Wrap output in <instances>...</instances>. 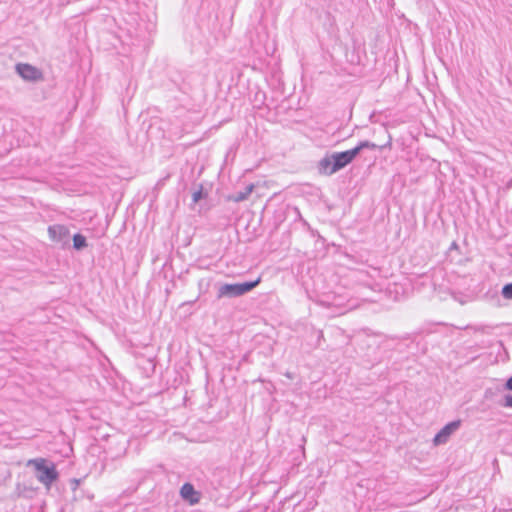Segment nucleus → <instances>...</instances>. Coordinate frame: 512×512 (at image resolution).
Returning <instances> with one entry per match:
<instances>
[{"label": "nucleus", "instance_id": "f257e3e1", "mask_svg": "<svg viewBox=\"0 0 512 512\" xmlns=\"http://www.w3.org/2000/svg\"><path fill=\"white\" fill-rule=\"evenodd\" d=\"M27 465L35 468L38 472V481L48 489L51 487L52 483L58 479V472L55 464L48 462L44 458L31 459L27 462Z\"/></svg>", "mask_w": 512, "mask_h": 512}, {"label": "nucleus", "instance_id": "ddd939ff", "mask_svg": "<svg viewBox=\"0 0 512 512\" xmlns=\"http://www.w3.org/2000/svg\"><path fill=\"white\" fill-rule=\"evenodd\" d=\"M201 198H202V192H201V190H199V191H197V192H195V193L193 194V201H194V202H198Z\"/></svg>", "mask_w": 512, "mask_h": 512}, {"label": "nucleus", "instance_id": "20e7f679", "mask_svg": "<svg viewBox=\"0 0 512 512\" xmlns=\"http://www.w3.org/2000/svg\"><path fill=\"white\" fill-rule=\"evenodd\" d=\"M337 171L350 164L355 159V151L347 150L332 154Z\"/></svg>", "mask_w": 512, "mask_h": 512}, {"label": "nucleus", "instance_id": "2eb2a0df", "mask_svg": "<svg viewBox=\"0 0 512 512\" xmlns=\"http://www.w3.org/2000/svg\"><path fill=\"white\" fill-rule=\"evenodd\" d=\"M506 388L512 390V376L506 382Z\"/></svg>", "mask_w": 512, "mask_h": 512}, {"label": "nucleus", "instance_id": "4468645a", "mask_svg": "<svg viewBox=\"0 0 512 512\" xmlns=\"http://www.w3.org/2000/svg\"><path fill=\"white\" fill-rule=\"evenodd\" d=\"M505 406L512 407V395H508L505 397Z\"/></svg>", "mask_w": 512, "mask_h": 512}, {"label": "nucleus", "instance_id": "f03ea898", "mask_svg": "<svg viewBox=\"0 0 512 512\" xmlns=\"http://www.w3.org/2000/svg\"><path fill=\"white\" fill-rule=\"evenodd\" d=\"M261 282V276H259L256 280L252 282H246V283H240V284H225L221 286L219 289V297H233V296H240L243 295L249 291H251L253 288L258 286Z\"/></svg>", "mask_w": 512, "mask_h": 512}, {"label": "nucleus", "instance_id": "423d86ee", "mask_svg": "<svg viewBox=\"0 0 512 512\" xmlns=\"http://www.w3.org/2000/svg\"><path fill=\"white\" fill-rule=\"evenodd\" d=\"M460 425L459 421L451 422L447 424L434 438L436 445L442 444L447 441L452 432L458 429Z\"/></svg>", "mask_w": 512, "mask_h": 512}, {"label": "nucleus", "instance_id": "39448f33", "mask_svg": "<svg viewBox=\"0 0 512 512\" xmlns=\"http://www.w3.org/2000/svg\"><path fill=\"white\" fill-rule=\"evenodd\" d=\"M183 499L187 500L191 505L197 504L200 500V493L197 492L193 485L185 483L180 490Z\"/></svg>", "mask_w": 512, "mask_h": 512}, {"label": "nucleus", "instance_id": "9d476101", "mask_svg": "<svg viewBox=\"0 0 512 512\" xmlns=\"http://www.w3.org/2000/svg\"><path fill=\"white\" fill-rule=\"evenodd\" d=\"M376 145L374 143H371L369 141H363L360 142L355 148L352 149V151H355V156H357L360 151L363 149H375Z\"/></svg>", "mask_w": 512, "mask_h": 512}, {"label": "nucleus", "instance_id": "0eeeda50", "mask_svg": "<svg viewBox=\"0 0 512 512\" xmlns=\"http://www.w3.org/2000/svg\"><path fill=\"white\" fill-rule=\"evenodd\" d=\"M319 173L322 175H332L337 172L332 155L326 156L319 161Z\"/></svg>", "mask_w": 512, "mask_h": 512}, {"label": "nucleus", "instance_id": "7ed1b4c3", "mask_svg": "<svg viewBox=\"0 0 512 512\" xmlns=\"http://www.w3.org/2000/svg\"><path fill=\"white\" fill-rule=\"evenodd\" d=\"M16 70L25 80L36 81L42 79L41 71L29 64H18Z\"/></svg>", "mask_w": 512, "mask_h": 512}, {"label": "nucleus", "instance_id": "6e6552de", "mask_svg": "<svg viewBox=\"0 0 512 512\" xmlns=\"http://www.w3.org/2000/svg\"><path fill=\"white\" fill-rule=\"evenodd\" d=\"M48 234L53 241H60L69 235V230L63 225H54L48 228Z\"/></svg>", "mask_w": 512, "mask_h": 512}, {"label": "nucleus", "instance_id": "f8f14e48", "mask_svg": "<svg viewBox=\"0 0 512 512\" xmlns=\"http://www.w3.org/2000/svg\"><path fill=\"white\" fill-rule=\"evenodd\" d=\"M502 295L506 299H512V283L507 284L503 287Z\"/></svg>", "mask_w": 512, "mask_h": 512}, {"label": "nucleus", "instance_id": "1a4fd4ad", "mask_svg": "<svg viewBox=\"0 0 512 512\" xmlns=\"http://www.w3.org/2000/svg\"><path fill=\"white\" fill-rule=\"evenodd\" d=\"M254 189V185L253 184H250L248 185L246 188H245V191L243 192H240L236 195H231L228 197V200L229 201H232V202H241V201H244L246 200L249 195L252 193Z\"/></svg>", "mask_w": 512, "mask_h": 512}, {"label": "nucleus", "instance_id": "9b49d317", "mask_svg": "<svg viewBox=\"0 0 512 512\" xmlns=\"http://www.w3.org/2000/svg\"><path fill=\"white\" fill-rule=\"evenodd\" d=\"M73 243L76 249L84 248L87 245L85 237L80 234L74 235Z\"/></svg>", "mask_w": 512, "mask_h": 512}]
</instances>
